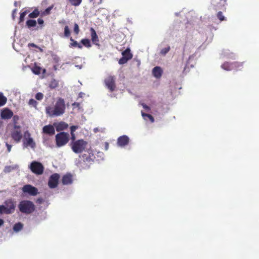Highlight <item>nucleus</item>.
Instances as JSON below:
<instances>
[{
    "label": "nucleus",
    "mask_w": 259,
    "mask_h": 259,
    "mask_svg": "<svg viewBox=\"0 0 259 259\" xmlns=\"http://www.w3.org/2000/svg\"><path fill=\"white\" fill-rule=\"evenodd\" d=\"M142 106H143V107L147 111H149L150 110V107L147 106V105L145 104H142Z\"/></svg>",
    "instance_id": "48"
},
{
    "label": "nucleus",
    "mask_w": 259,
    "mask_h": 259,
    "mask_svg": "<svg viewBox=\"0 0 259 259\" xmlns=\"http://www.w3.org/2000/svg\"><path fill=\"white\" fill-rule=\"evenodd\" d=\"M116 78L114 76L109 75L104 80V83L106 87L111 92H113L116 89L115 84Z\"/></svg>",
    "instance_id": "6"
},
{
    "label": "nucleus",
    "mask_w": 259,
    "mask_h": 259,
    "mask_svg": "<svg viewBox=\"0 0 259 259\" xmlns=\"http://www.w3.org/2000/svg\"><path fill=\"white\" fill-rule=\"evenodd\" d=\"M71 134V140L72 141V142H74V141H75V139H76V137H75V135L74 133H70Z\"/></svg>",
    "instance_id": "43"
},
{
    "label": "nucleus",
    "mask_w": 259,
    "mask_h": 259,
    "mask_svg": "<svg viewBox=\"0 0 259 259\" xmlns=\"http://www.w3.org/2000/svg\"><path fill=\"white\" fill-rule=\"evenodd\" d=\"M86 160H87V161H90V160H91V158H90V157H87V158H86Z\"/></svg>",
    "instance_id": "54"
},
{
    "label": "nucleus",
    "mask_w": 259,
    "mask_h": 259,
    "mask_svg": "<svg viewBox=\"0 0 259 259\" xmlns=\"http://www.w3.org/2000/svg\"><path fill=\"white\" fill-rule=\"evenodd\" d=\"M78 128L77 126L72 125L70 127V133H74L75 131Z\"/></svg>",
    "instance_id": "41"
},
{
    "label": "nucleus",
    "mask_w": 259,
    "mask_h": 259,
    "mask_svg": "<svg viewBox=\"0 0 259 259\" xmlns=\"http://www.w3.org/2000/svg\"><path fill=\"white\" fill-rule=\"evenodd\" d=\"M18 208L20 212L25 214L32 213L35 208L33 203L29 200H22L20 202Z\"/></svg>",
    "instance_id": "3"
},
{
    "label": "nucleus",
    "mask_w": 259,
    "mask_h": 259,
    "mask_svg": "<svg viewBox=\"0 0 259 259\" xmlns=\"http://www.w3.org/2000/svg\"><path fill=\"white\" fill-rule=\"evenodd\" d=\"M17 2H15V3H14V5H15V6H17Z\"/></svg>",
    "instance_id": "55"
},
{
    "label": "nucleus",
    "mask_w": 259,
    "mask_h": 259,
    "mask_svg": "<svg viewBox=\"0 0 259 259\" xmlns=\"http://www.w3.org/2000/svg\"><path fill=\"white\" fill-rule=\"evenodd\" d=\"M16 208V202L12 199H7L4 202V205H0V214H12Z\"/></svg>",
    "instance_id": "2"
},
{
    "label": "nucleus",
    "mask_w": 259,
    "mask_h": 259,
    "mask_svg": "<svg viewBox=\"0 0 259 259\" xmlns=\"http://www.w3.org/2000/svg\"><path fill=\"white\" fill-rule=\"evenodd\" d=\"M69 135L64 132H60L55 136L57 147H61L65 145L69 141Z\"/></svg>",
    "instance_id": "5"
},
{
    "label": "nucleus",
    "mask_w": 259,
    "mask_h": 259,
    "mask_svg": "<svg viewBox=\"0 0 259 259\" xmlns=\"http://www.w3.org/2000/svg\"><path fill=\"white\" fill-rule=\"evenodd\" d=\"M30 168L33 173L37 175L42 174L44 169L42 164L37 161L32 162L30 166Z\"/></svg>",
    "instance_id": "8"
},
{
    "label": "nucleus",
    "mask_w": 259,
    "mask_h": 259,
    "mask_svg": "<svg viewBox=\"0 0 259 259\" xmlns=\"http://www.w3.org/2000/svg\"><path fill=\"white\" fill-rule=\"evenodd\" d=\"M68 127V125L65 122L61 121L56 126V129L57 132H60L66 129Z\"/></svg>",
    "instance_id": "20"
},
{
    "label": "nucleus",
    "mask_w": 259,
    "mask_h": 259,
    "mask_svg": "<svg viewBox=\"0 0 259 259\" xmlns=\"http://www.w3.org/2000/svg\"><path fill=\"white\" fill-rule=\"evenodd\" d=\"M170 50V47L168 46L166 48L162 49L160 51V54L162 55H166Z\"/></svg>",
    "instance_id": "34"
},
{
    "label": "nucleus",
    "mask_w": 259,
    "mask_h": 259,
    "mask_svg": "<svg viewBox=\"0 0 259 259\" xmlns=\"http://www.w3.org/2000/svg\"><path fill=\"white\" fill-rule=\"evenodd\" d=\"M4 221L3 220L0 219V226H2L4 224Z\"/></svg>",
    "instance_id": "52"
},
{
    "label": "nucleus",
    "mask_w": 259,
    "mask_h": 259,
    "mask_svg": "<svg viewBox=\"0 0 259 259\" xmlns=\"http://www.w3.org/2000/svg\"><path fill=\"white\" fill-rule=\"evenodd\" d=\"M29 12V10H25L24 12H22L20 13V17H19V24H21L22 22H23L24 21L25 16Z\"/></svg>",
    "instance_id": "28"
},
{
    "label": "nucleus",
    "mask_w": 259,
    "mask_h": 259,
    "mask_svg": "<svg viewBox=\"0 0 259 259\" xmlns=\"http://www.w3.org/2000/svg\"><path fill=\"white\" fill-rule=\"evenodd\" d=\"M17 10L16 9H15L14 10H13V11L12 12V18L13 20H14L15 18L16 14L17 13Z\"/></svg>",
    "instance_id": "42"
},
{
    "label": "nucleus",
    "mask_w": 259,
    "mask_h": 259,
    "mask_svg": "<svg viewBox=\"0 0 259 259\" xmlns=\"http://www.w3.org/2000/svg\"><path fill=\"white\" fill-rule=\"evenodd\" d=\"M105 150H108L109 149V143L108 142H105L104 144Z\"/></svg>",
    "instance_id": "49"
},
{
    "label": "nucleus",
    "mask_w": 259,
    "mask_h": 259,
    "mask_svg": "<svg viewBox=\"0 0 259 259\" xmlns=\"http://www.w3.org/2000/svg\"><path fill=\"white\" fill-rule=\"evenodd\" d=\"M221 67L227 71H229L233 69V62L232 63H229L228 62H226L224 63H223L221 65Z\"/></svg>",
    "instance_id": "22"
},
{
    "label": "nucleus",
    "mask_w": 259,
    "mask_h": 259,
    "mask_svg": "<svg viewBox=\"0 0 259 259\" xmlns=\"http://www.w3.org/2000/svg\"><path fill=\"white\" fill-rule=\"evenodd\" d=\"M147 117L148 118V119L150 120V121L151 122H153L154 121V119L151 115L149 114V115Z\"/></svg>",
    "instance_id": "47"
},
{
    "label": "nucleus",
    "mask_w": 259,
    "mask_h": 259,
    "mask_svg": "<svg viewBox=\"0 0 259 259\" xmlns=\"http://www.w3.org/2000/svg\"><path fill=\"white\" fill-rule=\"evenodd\" d=\"M72 106L74 107H79L80 103L77 102H74L72 104Z\"/></svg>",
    "instance_id": "46"
},
{
    "label": "nucleus",
    "mask_w": 259,
    "mask_h": 259,
    "mask_svg": "<svg viewBox=\"0 0 259 259\" xmlns=\"http://www.w3.org/2000/svg\"><path fill=\"white\" fill-rule=\"evenodd\" d=\"M44 97V95L41 93H37L35 95L36 99L41 100Z\"/></svg>",
    "instance_id": "38"
},
{
    "label": "nucleus",
    "mask_w": 259,
    "mask_h": 259,
    "mask_svg": "<svg viewBox=\"0 0 259 259\" xmlns=\"http://www.w3.org/2000/svg\"><path fill=\"white\" fill-rule=\"evenodd\" d=\"M6 145L7 147L8 152H10L11 150L12 146L9 144L8 143H6Z\"/></svg>",
    "instance_id": "44"
},
{
    "label": "nucleus",
    "mask_w": 259,
    "mask_h": 259,
    "mask_svg": "<svg viewBox=\"0 0 259 259\" xmlns=\"http://www.w3.org/2000/svg\"><path fill=\"white\" fill-rule=\"evenodd\" d=\"M129 138L126 135H123L117 139V144L119 147H124L128 144Z\"/></svg>",
    "instance_id": "14"
},
{
    "label": "nucleus",
    "mask_w": 259,
    "mask_h": 259,
    "mask_svg": "<svg viewBox=\"0 0 259 259\" xmlns=\"http://www.w3.org/2000/svg\"><path fill=\"white\" fill-rule=\"evenodd\" d=\"M39 13H40L38 9H35L32 12L29 14L28 17L30 18H36L39 15Z\"/></svg>",
    "instance_id": "25"
},
{
    "label": "nucleus",
    "mask_w": 259,
    "mask_h": 259,
    "mask_svg": "<svg viewBox=\"0 0 259 259\" xmlns=\"http://www.w3.org/2000/svg\"><path fill=\"white\" fill-rule=\"evenodd\" d=\"M243 62H233V69H236L237 71L241 70L243 67Z\"/></svg>",
    "instance_id": "24"
},
{
    "label": "nucleus",
    "mask_w": 259,
    "mask_h": 259,
    "mask_svg": "<svg viewBox=\"0 0 259 259\" xmlns=\"http://www.w3.org/2000/svg\"><path fill=\"white\" fill-rule=\"evenodd\" d=\"M22 190L23 193L33 196H36L38 193V189L29 184L24 185L22 187Z\"/></svg>",
    "instance_id": "10"
},
{
    "label": "nucleus",
    "mask_w": 259,
    "mask_h": 259,
    "mask_svg": "<svg viewBox=\"0 0 259 259\" xmlns=\"http://www.w3.org/2000/svg\"><path fill=\"white\" fill-rule=\"evenodd\" d=\"M13 115V112L8 108H5L3 110L1 113V116L2 119H9Z\"/></svg>",
    "instance_id": "16"
},
{
    "label": "nucleus",
    "mask_w": 259,
    "mask_h": 259,
    "mask_svg": "<svg viewBox=\"0 0 259 259\" xmlns=\"http://www.w3.org/2000/svg\"><path fill=\"white\" fill-rule=\"evenodd\" d=\"M227 0H211V4L213 9L217 11L219 10H223L225 11L226 8L225 5Z\"/></svg>",
    "instance_id": "7"
},
{
    "label": "nucleus",
    "mask_w": 259,
    "mask_h": 259,
    "mask_svg": "<svg viewBox=\"0 0 259 259\" xmlns=\"http://www.w3.org/2000/svg\"><path fill=\"white\" fill-rule=\"evenodd\" d=\"M70 4L74 6H79L82 2V0H68Z\"/></svg>",
    "instance_id": "31"
},
{
    "label": "nucleus",
    "mask_w": 259,
    "mask_h": 259,
    "mask_svg": "<svg viewBox=\"0 0 259 259\" xmlns=\"http://www.w3.org/2000/svg\"><path fill=\"white\" fill-rule=\"evenodd\" d=\"M23 224L21 223H17L15 224L13 227L14 231L17 232L21 230L23 228Z\"/></svg>",
    "instance_id": "29"
},
{
    "label": "nucleus",
    "mask_w": 259,
    "mask_h": 259,
    "mask_svg": "<svg viewBox=\"0 0 259 259\" xmlns=\"http://www.w3.org/2000/svg\"><path fill=\"white\" fill-rule=\"evenodd\" d=\"M64 35L66 37H68L70 35V31L67 25L64 27Z\"/></svg>",
    "instance_id": "32"
},
{
    "label": "nucleus",
    "mask_w": 259,
    "mask_h": 259,
    "mask_svg": "<svg viewBox=\"0 0 259 259\" xmlns=\"http://www.w3.org/2000/svg\"><path fill=\"white\" fill-rule=\"evenodd\" d=\"M83 93H80L79 94L78 97H79V98H82V95H83Z\"/></svg>",
    "instance_id": "53"
},
{
    "label": "nucleus",
    "mask_w": 259,
    "mask_h": 259,
    "mask_svg": "<svg viewBox=\"0 0 259 259\" xmlns=\"http://www.w3.org/2000/svg\"><path fill=\"white\" fill-rule=\"evenodd\" d=\"M29 47H32L33 48H37V46L33 43H30L28 44Z\"/></svg>",
    "instance_id": "50"
},
{
    "label": "nucleus",
    "mask_w": 259,
    "mask_h": 259,
    "mask_svg": "<svg viewBox=\"0 0 259 259\" xmlns=\"http://www.w3.org/2000/svg\"><path fill=\"white\" fill-rule=\"evenodd\" d=\"M87 144V142L85 141L83 139H80L74 142H71L70 143V146L72 150L74 153H81L85 150Z\"/></svg>",
    "instance_id": "4"
},
{
    "label": "nucleus",
    "mask_w": 259,
    "mask_h": 259,
    "mask_svg": "<svg viewBox=\"0 0 259 259\" xmlns=\"http://www.w3.org/2000/svg\"><path fill=\"white\" fill-rule=\"evenodd\" d=\"M26 25L29 28L36 26V21L35 20L29 19L26 22Z\"/></svg>",
    "instance_id": "23"
},
{
    "label": "nucleus",
    "mask_w": 259,
    "mask_h": 259,
    "mask_svg": "<svg viewBox=\"0 0 259 259\" xmlns=\"http://www.w3.org/2000/svg\"><path fill=\"white\" fill-rule=\"evenodd\" d=\"M37 22L39 24V25H43L44 24V20L41 18H38L37 19Z\"/></svg>",
    "instance_id": "45"
},
{
    "label": "nucleus",
    "mask_w": 259,
    "mask_h": 259,
    "mask_svg": "<svg viewBox=\"0 0 259 259\" xmlns=\"http://www.w3.org/2000/svg\"><path fill=\"white\" fill-rule=\"evenodd\" d=\"M43 133L45 134L53 135L55 134V128L54 126L51 124L45 125L42 128Z\"/></svg>",
    "instance_id": "18"
},
{
    "label": "nucleus",
    "mask_w": 259,
    "mask_h": 259,
    "mask_svg": "<svg viewBox=\"0 0 259 259\" xmlns=\"http://www.w3.org/2000/svg\"><path fill=\"white\" fill-rule=\"evenodd\" d=\"M91 39L94 44L97 46H99V39L96 33L95 30L91 27L90 28Z\"/></svg>",
    "instance_id": "17"
},
{
    "label": "nucleus",
    "mask_w": 259,
    "mask_h": 259,
    "mask_svg": "<svg viewBox=\"0 0 259 259\" xmlns=\"http://www.w3.org/2000/svg\"><path fill=\"white\" fill-rule=\"evenodd\" d=\"M152 73L156 78H159L162 75V70L160 67L156 66L153 69Z\"/></svg>",
    "instance_id": "19"
},
{
    "label": "nucleus",
    "mask_w": 259,
    "mask_h": 259,
    "mask_svg": "<svg viewBox=\"0 0 259 259\" xmlns=\"http://www.w3.org/2000/svg\"><path fill=\"white\" fill-rule=\"evenodd\" d=\"M149 114H147V113H144V112H142V115L143 117H148V116L149 115Z\"/></svg>",
    "instance_id": "51"
},
{
    "label": "nucleus",
    "mask_w": 259,
    "mask_h": 259,
    "mask_svg": "<svg viewBox=\"0 0 259 259\" xmlns=\"http://www.w3.org/2000/svg\"><path fill=\"white\" fill-rule=\"evenodd\" d=\"M36 74H38L39 73V71H37V72H34Z\"/></svg>",
    "instance_id": "56"
},
{
    "label": "nucleus",
    "mask_w": 259,
    "mask_h": 259,
    "mask_svg": "<svg viewBox=\"0 0 259 259\" xmlns=\"http://www.w3.org/2000/svg\"><path fill=\"white\" fill-rule=\"evenodd\" d=\"M103 0H90L91 2H92L94 6H97L101 4Z\"/></svg>",
    "instance_id": "37"
},
{
    "label": "nucleus",
    "mask_w": 259,
    "mask_h": 259,
    "mask_svg": "<svg viewBox=\"0 0 259 259\" xmlns=\"http://www.w3.org/2000/svg\"><path fill=\"white\" fill-rule=\"evenodd\" d=\"M58 85V82L56 80L54 79V80H52L51 82H50L49 87L51 89H55L56 87H57Z\"/></svg>",
    "instance_id": "33"
},
{
    "label": "nucleus",
    "mask_w": 259,
    "mask_h": 259,
    "mask_svg": "<svg viewBox=\"0 0 259 259\" xmlns=\"http://www.w3.org/2000/svg\"><path fill=\"white\" fill-rule=\"evenodd\" d=\"M11 136L16 143L20 142L22 138L20 127L15 126V129L11 132Z\"/></svg>",
    "instance_id": "13"
},
{
    "label": "nucleus",
    "mask_w": 259,
    "mask_h": 259,
    "mask_svg": "<svg viewBox=\"0 0 259 259\" xmlns=\"http://www.w3.org/2000/svg\"><path fill=\"white\" fill-rule=\"evenodd\" d=\"M28 104L29 105H31L33 107H36L37 104V103L35 100L31 99L29 100Z\"/></svg>",
    "instance_id": "36"
},
{
    "label": "nucleus",
    "mask_w": 259,
    "mask_h": 259,
    "mask_svg": "<svg viewBox=\"0 0 259 259\" xmlns=\"http://www.w3.org/2000/svg\"><path fill=\"white\" fill-rule=\"evenodd\" d=\"M217 18L221 21H226V18L223 15V13L221 11H219L217 14Z\"/></svg>",
    "instance_id": "30"
},
{
    "label": "nucleus",
    "mask_w": 259,
    "mask_h": 259,
    "mask_svg": "<svg viewBox=\"0 0 259 259\" xmlns=\"http://www.w3.org/2000/svg\"><path fill=\"white\" fill-rule=\"evenodd\" d=\"M80 42L83 46L88 48H89L92 46L90 40L88 38L82 39Z\"/></svg>",
    "instance_id": "26"
},
{
    "label": "nucleus",
    "mask_w": 259,
    "mask_h": 259,
    "mask_svg": "<svg viewBox=\"0 0 259 259\" xmlns=\"http://www.w3.org/2000/svg\"><path fill=\"white\" fill-rule=\"evenodd\" d=\"M73 31L75 34H76V35L78 34V33L79 32V28L77 23H75L74 25Z\"/></svg>",
    "instance_id": "35"
},
{
    "label": "nucleus",
    "mask_w": 259,
    "mask_h": 259,
    "mask_svg": "<svg viewBox=\"0 0 259 259\" xmlns=\"http://www.w3.org/2000/svg\"><path fill=\"white\" fill-rule=\"evenodd\" d=\"M7 102V98L0 93V107L4 106Z\"/></svg>",
    "instance_id": "27"
},
{
    "label": "nucleus",
    "mask_w": 259,
    "mask_h": 259,
    "mask_svg": "<svg viewBox=\"0 0 259 259\" xmlns=\"http://www.w3.org/2000/svg\"><path fill=\"white\" fill-rule=\"evenodd\" d=\"M12 169V168L11 166H5L4 171L5 172L7 173L10 172Z\"/></svg>",
    "instance_id": "40"
},
{
    "label": "nucleus",
    "mask_w": 259,
    "mask_h": 259,
    "mask_svg": "<svg viewBox=\"0 0 259 259\" xmlns=\"http://www.w3.org/2000/svg\"><path fill=\"white\" fill-rule=\"evenodd\" d=\"M53 6H50L47 8L44 12V14L45 15H48L50 14L51 10L53 9Z\"/></svg>",
    "instance_id": "39"
},
{
    "label": "nucleus",
    "mask_w": 259,
    "mask_h": 259,
    "mask_svg": "<svg viewBox=\"0 0 259 259\" xmlns=\"http://www.w3.org/2000/svg\"><path fill=\"white\" fill-rule=\"evenodd\" d=\"M66 109L64 100L62 98H58L53 105H50L46 108V114L50 117H57L63 115Z\"/></svg>",
    "instance_id": "1"
},
{
    "label": "nucleus",
    "mask_w": 259,
    "mask_h": 259,
    "mask_svg": "<svg viewBox=\"0 0 259 259\" xmlns=\"http://www.w3.org/2000/svg\"><path fill=\"white\" fill-rule=\"evenodd\" d=\"M30 136V134L28 131H26L24 133L23 145L25 147H30L33 148L35 147V143Z\"/></svg>",
    "instance_id": "9"
},
{
    "label": "nucleus",
    "mask_w": 259,
    "mask_h": 259,
    "mask_svg": "<svg viewBox=\"0 0 259 259\" xmlns=\"http://www.w3.org/2000/svg\"><path fill=\"white\" fill-rule=\"evenodd\" d=\"M73 182L72 175L70 174H66L64 175L61 180V183L64 185L71 184Z\"/></svg>",
    "instance_id": "15"
},
{
    "label": "nucleus",
    "mask_w": 259,
    "mask_h": 259,
    "mask_svg": "<svg viewBox=\"0 0 259 259\" xmlns=\"http://www.w3.org/2000/svg\"><path fill=\"white\" fill-rule=\"evenodd\" d=\"M122 57L119 60L118 63L120 65L125 64L128 60L133 58V54L131 53L130 48H127L122 52Z\"/></svg>",
    "instance_id": "11"
},
{
    "label": "nucleus",
    "mask_w": 259,
    "mask_h": 259,
    "mask_svg": "<svg viewBox=\"0 0 259 259\" xmlns=\"http://www.w3.org/2000/svg\"><path fill=\"white\" fill-rule=\"evenodd\" d=\"M70 40L71 42L69 44V48H78L79 49H82V46L80 44L78 43L77 41L73 39L72 37L70 38Z\"/></svg>",
    "instance_id": "21"
},
{
    "label": "nucleus",
    "mask_w": 259,
    "mask_h": 259,
    "mask_svg": "<svg viewBox=\"0 0 259 259\" xmlns=\"http://www.w3.org/2000/svg\"><path fill=\"white\" fill-rule=\"evenodd\" d=\"M60 175L57 173L52 175L48 181V186L50 188L54 189L58 186Z\"/></svg>",
    "instance_id": "12"
}]
</instances>
